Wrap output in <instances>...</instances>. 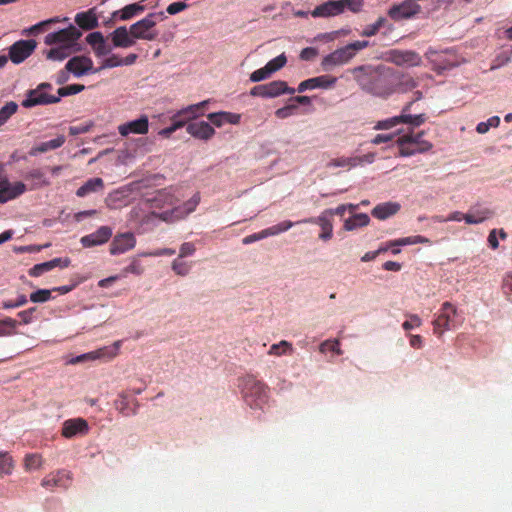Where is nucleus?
Returning a JSON list of instances; mask_svg holds the SVG:
<instances>
[{
    "label": "nucleus",
    "mask_w": 512,
    "mask_h": 512,
    "mask_svg": "<svg viewBox=\"0 0 512 512\" xmlns=\"http://www.w3.org/2000/svg\"><path fill=\"white\" fill-rule=\"evenodd\" d=\"M183 198L184 191L181 187L170 186L158 190L148 201L152 208L158 210L157 218L159 220L166 223H175L194 212L201 200L199 193H194L185 201Z\"/></svg>",
    "instance_id": "f257e3e1"
},
{
    "label": "nucleus",
    "mask_w": 512,
    "mask_h": 512,
    "mask_svg": "<svg viewBox=\"0 0 512 512\" xmlns=\"http://www.w3.org/2000/svg\"><path fill=\"white\" fill-rule=\"evenodd\" d=\"M350 72L360 88L373 96L387 98L395 92V71L388 66L360 65Z\"/></svg>",
    "instance_id": "f03ea898"
},
{
    "label": "nucleus",
    "mask_w": 512,
    "mask_h": 512,
    "mask_svg": "<svg viewBox=\"0 0 512 512\" xmlns=\"http://www.w3.org/2000/svg\"><path fill=\"white\" fill-rule=\"evenodd\" d=\"M81 35V32L73 25L48 33L44 38V43L50 48L44 51L45 57L51 61L65 60L78 50L77 42Z\"/></svg>",
    "instance_id": "7ed1b4c3"
},
{
    "label": "nucleus",
    "mask_w": 512,
    "mask_h": 512,
    "mask_svg": "<svg viewBox=\"0 0 512 512\" xmlns=\"http://www.w3.org/2000/svg\"><path fill=\"white\" fill-rule=\"evenodd\" d=\"M369 46V41L367 40H358L352 43L347 44L339 49H336L326 57L322 59V67L324 69H330L334 66H340L347 64L350 62L356 54L367 48Z\"/></svg>",
    "instance_id": "20e7f679"
},
{
    "label": "nucleus",
    "mask_w": 512,
    "mask_h": 512,
    "mask_svg": "<svg viewBox=\"0 0 512 512\" xmlns=\"http://www.w3.org/2000/svg\"><path fill=\"white\" fill-rule=\"evenodd\" d=\"M424 132H418L416 134L407 133L397 139L399 146V155L402 157H409L416 153H425L432 149L433 145L431 142L424 140L422 137Z\"/></svg>",
    "instance_id": "39448f33"
},
{
    "label": "nucleus",
    "mask_w": 512,
    "mask_h": 512,
    "mask_svg": "<svg viewBox=\"0 0 512 512\" xmlns=\"http://www.w3.org/2000/svg\"><path fill=\"white\" fill-rule=\"evenodd\" d=\"M296 90L289 87L287 82L283 80H273L266 84L258 85L250 90V95L265 99L277 98L282 95H292Z\"/></svg>",
    "instance_id": "423d86ee"
},
{
    "label": "nucleus",
    "mask_w": 512,
    "mask_h": 512,
    "mask_svg": "<svg viewBox=\"0 0 512 512\" xmlns=\"http://www.w3.org/2000/svg\"><path fill=\"white\" fill-rule=\"evenodd\" d=\"M412 104H413V101L407 103L403 107L401 115L378 122L376 128L390 129L400 123L409 124L413 127H418V126L422 125L426 121L427 117L425 114H418V115L408 114V112L411 109Z\"/></svg>",
    "instance_id": "0eeeda50"
},
{
    "label": "nucleus",
    "mask_w": 512,
    "mask_h": 512,
    "mask_svg": "<svg viewBox=\"0 0 512 512\" xmlns=\"http://www.w3.org/2000/svg\"><path fill=\"white\" fill-rule=\"evenodd\" d=\"M47 89H51L49 83H41L35 89L29 90L26 93V98L22 101V106L31 108L37 105H48L59 102V97L45 93Z\"/></svg>",
    "instance_id": "6e6552de"
},
{
    "label": "nucleus",
    "mask_w": 512,
    "mask_h": 512,
    "mask_svg": "<svg viewBox=\"0 0 512 512\" xmlns=\"http://www.w3.org/2000/svg\"><path fill=\"white\" fill-rule=\"evenodd\" d=\"M425 55L432 64V69L437 74H442L444 71L451 70L459 65L456 56L454 54H450L448 50L439 53L436 50L429 48Z\"/></svg>",
    "instance_id": "1a4fd4ad"
},
{
    "label": "nucleus",
    "mask_w": 512,
    "mask_h": 512,
    "mask_svg": "<svg viewBox=\"0 0 512 512\" xmlns=\"http://www.w3.org/2000/svg\"><path fill=\"white\" fill-rule=\"evenodd\" d=\"M457 315V308L450 302H444L441 306L439 314L433 320V331L438 337L451 328V322Z\"/></svg>",
    "instance_id": "9d476101"
},
{
    "label": "nucleus",
    "mask_w": 512,
    "mask_h": 512,
    "mask_svg": "<svg viewBox=\"0 0 512 512\" xmlns=\"http://www.w3.org/2000/svg\"><path fill=\"white\" fill-rule=\"evenodd\" d=\"M386 55V60L397 66L416 67L422 63L421 56L412 50L392 49Z\"/></svg>",
    "instance_id": "9b49d317"
},
{
    "label": "nucleus",
    "mask_w": 512,
    "mask_h": 512,
    "mask_svg": "<svg viewBox=\"0 0 512 512\" xmlns=\"http://www.w3.org/2000/svg\"><path fill=\"white\" fill-rule=\"evenodd\" d=\"M65 70L72 73L75 77H82L98 72V69L94 67L92 59L83 55L74 56L69 59L65 65Z\"/></svg>",
    "instance_id": "f8f14e48"
},
{
    "label": "nucleus",
    "mask_w": 512,
    "mask_h": 512,
    "mask_svg": "<svg viewBox=\"0 0 512 512\" xmlns=\"http://www.w3.org/2000/svg\"><path fill=\"white\" fill-rule=\"evenodd\" d=\"M421 12V6L414 0H404L400 4L393 5L388 15L394 21H401L415 17Z\"/></svg>",
    "instance_id": "ddd939ff"
},
{
    "label": "nucleus",
    "mask_w": 512,
    "mask_h": 512,
    "mask_svg": "<svg viewBox=\"0 0 512 512\" xmlns=\"http://www.w3.org/2000/svg\"><path fill=\"white\" fill-rule=\"evenodd\" d=\"M155 219H158L157 212L148 211L143 203H139L132 207L127 214L128 224L136 227L151 224Z\"/></svg>",
    "instance_id": "4468645a"
},
{
    "label": "nucleus",
    "mask_w": 512,
    "mask_h": 512,
    "mask_svg": "<svg viewBox=\"0 0 512 512\" xmlns=\"http://www.w3.org/2000/svg\"><path fill=\"white\" fill-rule=\"evenodd\" d=\"M27 186L22 181L11 182L7 178L0 179V203H6L24 194Z\"/></svg>",
    "instance_id": "2eb2a0df"
},
{
    "label": "nucleus",
    "mask_w": 512,
    "mask_h": 512,
    "mask_svg": "<svg viewBox=\"0 0 512 512\" xmlns=\"http://www.w3.org/2000/svg\"><path fill=\"white\" fill-rule=\"evenodd\" d=\"M156 22L153 20V14L148 15L146 18L134 23L130 26L132 35L137 41L138 39L153 40L157 36L154 30Z\"/></svg>",
    "instance_id": "dca6fc26"
},
{
    "label": "nucleus",
    "mask_w": 512,
    "mask_h": 512,
    "mask_svg": "<svg viewBox=\"0 0 512 512\" xmlns=\"http://www.w3.org/2000/svg\"><path fill=\"white\" fill-rule=\"evenodd\" d=\"M35 40H21L9 48V58L14 64H20L27 59L35 50Z\"/></svg>",
    "instance_id": "f3484780"
},
{
    "label": "nucleus",
    "mask_w": 512,
    "mask_h": 512,
    "mask_svg": "<svg viewBox=\"0 0 512 512\" xmlns=\"http://www.w3.org/2000/svg\"><path fill=\"white\" fill-rule=\"evenodd\" d=\"M136 246V238L131 232H124L117 234L111 244H110V254L111 255H121L130 250H132Z\"/></svg>",
    "instance_id": "a211bd4d"
},
{
    "label": "nucleus",
    "mask_w": 512,
    "mask_h": 512,
    "mask_svg": "<svg viewBox=\"0 0 512 512\" xmlns=\"http://www.w3.org/2000/svg\"><path fill=\"white\" fill-rule=\"evenodd\" d=\"M89 432V424L83 418H73L64 421L62 425V436L73 438L84 436Z\"/></svg>",
    "instance_id": "6ab92c4d"
},
{
    "label": "nucleus",
    "mask_w": 512,
    "mask_h": 512,
    "mask_svg": "<svg viewBox=\"0 0 512 512\" xmlns=\"http://www.w3.org/2000/svg\"><path fill=\"white\" fill-rule=\"evenodd\" d=\"M138 185L131 183L119 190L113 191L108 194L105 199V204L110 209H119L122 205L127 203V198L131 192L136 190Z\"/></svg>",
    "instance_id": "aec40b11"
},
{
    "label": "nucleus",
    "mask_w": 512,
    "mask_h": 512,
    "mask_svg": "<svg viewBox=\"0 0 512 512\" xmlns=\"http://www.w3.org/2000/svg\"><path fill=\"white\" fill-rule=\"evenodd\" d=\"M112 236V229L108 226H101L95 232L83 236L80 243L85 248L100 246L108 242Z\"/></svg>",
    "instance_id": "412c9836"
},
{
    "label": "nucleus",
    "mask_w": 512,
    "mask_h": 512,
    "mask_svg": "<svg viewBox=\"0 0 512 512\" xmlns=\"http://www.w3.org/2000/svg\"><path fill=\"white\" fill-rule=\"evenodd\" d=\"M149 121L146 116L138 119L123 123L118 126V132L123 137H128L131 134L144 135L148 132Z\"/></svg>",
    "instance_id": "4be33fe9"
},
{
    "label": "nucleus",
    "mask_w": 512,
    "mask_h": 512,
    "mask_svg": "<svg viewBox=\"0 0 512 512\" xmlns=\"http://www.w3.org/2000/svg\"><path fill=\"white\" fill-rule=\"evenodd\" d=\"M86 42L90 45L94 54L98 58H104L112 51L111 46L108 44L101 32H92L88 34L86 36Z\"/></svg>",
    "instance_id": "5701e85b"
},
{
    "label": "nucleus",
    "mask_w": 512,
    "mask_h": 512,
    "mask_svg": "<svg viewBox=\"0 0 512 512\" xmlns=\"http://www.w3.org/2000/svg\"><path fill=\"white\" fill-rule=\"evenodd\" d=\"M186 130L189 135L199 140H209L215 134L212 124L202 120L190 122L187 125Z\"/></svg>",
    "instance_id": "b1692460"
},
{
    "label": "nucleus",
    "mask_w": 512,
    "mask_h": 512,
    "mask_svg": "<svg viewBox=\"0 0 512 512\" xmlns=\"http://www.w3.org/2000/svg\"><path fill=\"white\" fill-rule=\"evenodd\" d=\"M110 39L114 47L128 48L135 45L136 41L132 35L130 27L121 26L116 28L111 34Z\"/></svg>",
    "instance_id": "393cba45"
},
{
    "label": "nucleus",
    "mask_w": 512,
    "mask_h": 512,
    "mask_svg": "<svg viewBox=\"0 0 512 512\" xmlns=\"http://www.w3.org/2000/svg\"><path fill=\"white\" fill-rule=\"evenodd\" d=\"M70 263H71V261L67 257H65V258H54V259H52L50 261L34 265L29 270V274L32 277H40L44 273L49 272V271H51L52 269H54L56 267L66 268V267H68L70 265Z\"/></svg>",
    "instance_id": "a878e982"
},
{
    "label": "nucleus",
    "mask_w": 512,
    "mask_h": 512,
    "mask_svg": "<svg viewBox=\"0 0 512 512\" xmlns=\"http://www.w3.org/2000/svg\"><path fill=\"white\" fill-rule=\"evenodd\" d=\"M207 101H202L197 104L189 105L176 113L178 118L184 122V126L190 122H196L198 118L204 115L203 109L206 106Z\"/></svg>",
    "instance_id": "bb28decb"
},
{
    "label": "nucleus",
    "mask_w": 512,
    "mask_h": 512,
    "mask_svg": "<svg viewBox=\"0 0 512 512\" xmlns=\"http://www.w3.org/2000/svg\"><path fill=\"white\" fill-rule=\"evenodd\" d=\"M207 118L210 120L211 124L217 128H220L225 124L237 125L241 121L240 114L225 111L210 113L207 115Z\"/></svg>",
    "instance_id": "cd10ccee"
},
{
    "label": "nucleus",
    "mask_w": 512,
    "mask_h": 512,
    "mask_svg": "<svg viewBox=\"0 0 512 512\" xmlns=\"http://www.w3.org/2000/svg\"><path fill=\"white\" fill-rule=\"evenodd\" d=\"M71 480V473L64 470H58L56 472L49 473L46 475L41 482V485L45 489H53L55 487H62L65 482Z\"/></svg>",
    "instance_id": "c85d7f7f"
},
{
    "label": "nucleus",
    "mask_w": 512,
    "mask_h": 512,
    "mask_svg": "<svg viewBox=\"0 0 512 512\" xmlns=\"http://www.w3.org/2000/svg\"><path fill=\"white\" fill-rule=\"evenodd\" d=\"M493 211L487 207L480 205L472 206L465 214V222L467 224H479L493 216Z\"/></svg>",
    "instance_id": "c756f323"
},
{
    "label": "nucleus",
    "mask_w": 512,
    "mask_h": 512,
    "mask_svg": "<svg viewBox=\"0 0 512 512\" xmlns=\"http://www.w3.org/2000/svg\"><path fill=\"white\" fill-rule=\"evenodd\" d=\"M400 209L401 205L398 202L389 201L376 205L372 209L371 214L379 220H385L398 213Z\"/></svg>",
    "instance_id": "7c9ffc66"
},
{
    "label": "nucleus",
    "mask_w": 512,
    "mask_h": 512,
    "mask_svg": "<svg viewBox=\"0 0 512 512\" xmlns=\"http://www.w3.org/2000/svg\"><path fill=\"white\" fill-rule=\"evenodd\" d=\"M246 388L251 397L259 400H265L268 397V386L261 381L249 378L246 381Z\"/></svg>",
    "instance_id": "2f4dec72"
},
{
    "label": "nucleus",
    "mask_w": 512,
    "mask_h": 512,
    "mask_svg": "<svg viewBox=\"0 0 512 512\" xmlns=\"http://www.w3.org/2000/svg\"><path fill=\"white\" fill-rule=\"evenodd\" d=\"M103 188L104 182L101 178H91L77 189L76 195L78 197H85L89 194L100 192L103 190Z\"/></svg>",
    "instance_id": "473e14b6"
},
{
    "label": "nucleus",
    "mask_w": 512,
    "mask_h": 512,
    "mask_svg": "<svg viewBox=\"0 0 512 512\" xmlns=\"http://www.w3.org/2000/svg\"><path fill=\"white\" fill-rule=\"evenodd\" d=\"M370 218L365 213L353 214L348 219H345L343 229L345 231H353L357 228L365 227L369 224Z\"/></svg>",
    "instance_id": "72a5a7b5"
},
{
    "label": "nucleus",
    "mask_w": 512,
    "mask_h": 512,
    "mask_svg": "<svg viewBox=\"0 0 512 512\" xmlns=\"http://www.w3.org/2000/svg\"><path fill=\"white\" fill-rule=\"evenodd\" d=\"M417 81L409 74H397L395 72V92H408L416 88Z\"/></svg>",
    "instance_id": "f704fd0d"
},
{
    "label": "nucleus",
    "mask_w": 512,
    "mask_h": 512,
    "mask_svg": "<svg viewBox=\"0 0 512 512\" xmlns=\"http://www.w3.org/2000/svg\"><path fill=\"white\" fill-rule=\"evenodd\" d=\"M45 460L37 453L26 454L23 459V466L27 472L39 471L44 467Z\"/></svg>",
    "instance_id": "c9c22d12"
},
{
    "label": "nucleus",
    "mask_w": 512,
    "mask_h": 512,
    "mask_svg": "<svg viewBox=\"0 0 512 512\" xmlns=\"http://www.w3.org/2000/svg\"><path fill=\"white\" fill-rule=\"evenodd\" d=\"M65 138L64 136H57L56 138L43 142L35 147L32 148L30 154L33 156H36L40 153H45L49 150L56 149L64 144Z\"/></svg>",
    "instance_id": "e433bc0d"
},
{
    "label": "nucleus",
    "mask_w": 512,
    "mask_h": 512,
    "mask_svg": "<svg viewBox=\"0 0 512 512\" xmlns=\"http://www.w3.org/2000/svg\"><path fill=\"white\" fill-rule=\"evenodd\" d=\"M144 11V6L140 3H133L125 6L121 10H118L114 13V16L119 17L120 20H129L132 17L142 13Z\"/></svg>",
    "instance_id": "4c0bfd02"
},
{
    "label": "nucleus",
    "mask_w": 512,
    "mask_h": 512,
    "mask_svg": "<svg viewBox=\"0 0 512 512\" xmlns=\"http://www.w3.org/2000/svg\"><path fill=\"white\" fill-rule=\"evenodd\" d=\"M293 225H294V223L289 220L279 222V223L263 230L262 232H260V236L258 238L263 239V238H266L269 236L279 235L283 232L288 231L290 228L293 227Z\"/></svg>",
    "instance_id": "58836bf2"
},
{
    "label": "nucleus",
    "mask_w": 512,
    "mask_h": 512,
    "mask_svg": "<svg viewBox=\"0 0 512 512\" xmlns=\"http://www.w3.org/2000/svg\"><path fill=\"white\" fill-rule=\"evenodd\" d=\"M27 179L34 181L32 189H40L50 185L49 179L45 176V173L41 169H33L26 175Z\"/></svg>",
    "instance_id": "ea45409f"
},
{
    "label": "nucleus",
    "mask_w": 512,
    "mask_h": 512,
    "mask_svg": "<svg viewBox=\"0 0 512 512\" xmlns=\"http://www.w3.org/2000/svg\"><path fill=\"white\" fill-rule=\"evenodd\" d=\"M76 23L83 29H93L98 25V20L92 11L80 13L75 18Z\"/></svg>",
    "instance_id": "a19ab883"
},
{
    "label": "nucleus",
    "mask_w": 512,
    "mask_h": 512,
    "mask_svg": "<svg viewBox=\"0 0 512 512\" xmlns=\"http://www.w3.org/2000/svg\"><path fill=\"white\" fill-rule=\"evenodd\" d=\"M15 461L6 451H0V476H9L13 473Z\"/></svg>",
    "instance_id": "79ce46f5"
},
{
    "label": "nucleus",
    "mask_w": 512,
    "mask_h": 512,
    "mask_svg": "<svg viewBox=\"0 0 512 512\" xmlns=\"http://www.w3.org/2000/svg\"><path fill=\"white\" fill-rule=\"evenodd\" d=\"M344 11L342 0L322 3V17L336 16Z\"/></svg>",
    "instance_id": "37998d69"
},
{
    "label": "nucleus",
    "mask_w": 512,
    "mask_h": 512,
    "mask_svg": "<svg viewBox=\"0 0 512 512\" xmlns=\"http://www.w3.org/2000/svg\"><path fill=\"white\" fill-rule=\"evenodd\" d=\"M172 271L179 276H187L190 273L191 265L184 258L177 257L171 265Z\"/></svg>",
    "instance_id": "c03bdc74"
},
{
    "label": "nucleus",
    "mask_w": 512,
    "mask_h": 512,
    "mask_svg": "<svg viewBox=\"0 0 512 512\" xmlns=\"http://www.w3.org/2000/svg\"><path fill=\"white\" fill-rule=\"evenodd\" d=\"M428 244L430 243V240L424 236L416 235V236H409L404 238H399L396 240H392L390 242V245H414V244Z\"/></svg>",
    "instance_id": "a18cd8bd"
},
{
    "label": "nucleus",
    "mask_w": 512,
    "mask_h": 512,
    "mask_svg": "<svg viewBox=\"0 0 512 512\" xmlns=\"http://www.w3.org/2000/svg\"><path fill=\"white\" fill-rule=\"evenodd\" d=\"M287 63V56L285 53H281L277 57L268 61L265 66L270 72L271 75L275 74L277 71L282 69Z\"/></svg>",
    "instance_id": "49530a36"
},
{
    "label": "nucleus",
    "mask_w": 512,
    "mask_h": 512,
    "mask_svg": "<svg viewBox=\"0 0 512 512\" xmlns=\"http://www.w3.org/2000/svg\"><path fill=\"white\" fill-rule=\"evenodd\" d=\"M291 352H292V345L289 342L283 340L276 344H273L270 347L268 354L271 356H282V355L289 354Z\"/></svg>",
    "instance_id": "de8ad7c7"
},
{
    "label": "nucleus",
    "mask_w": 512,
    "mask_h": 512,
    "mask_svg": "<svg viewBox=\"0 0 512 512\" xmlns=\"http://www.w3.org/2000/svg\"><path fill=\"white\" fill-rule=\"evenodd\" d=\"M17 327V321L12 318L0 319V337L12 335Z\"/></svg>",
    "instance_id": "09e8293b"
},
{
    "label": "nucleus",
    "mask_w": 512,
    "mask_h": 512,
    "mask_svg": "<svg viewBox=\"0 0 512 512\" xmlns=\"http://www.w3.org/2000/svg\"><path fill=\"white\" fill-rule=\"evenodd\" d=\"M52 292L51 289H39L30 295V300L34 303H44L52 299Z\"/></svg>",
    "instance_id": "8fccbe9b"
},
{
    "label": "nucleus",
    "mask_w": 512,
    "mask_h": 512,
    "mask_svg": "<svg viewBox=\"0 0 512 512\" xmlns=\"http://www.w3.org/2000/svg\"><path fill=\"white\" fill-rule=\"evenodd\" d=\"M15 102H8L0 109V126L3 125L17 111Z\"/></svg>",
    "instance_id": "3c124183"
},
{
    "label": "nucleus",
    "mask_w": 512,
    "mask_h": 512,
    "mask_svg": "<svg viewBox=\"0 0 512 512\" xmlns=\"http://www.w3.org/2000/svg\"><path fill=\"white\" fill-rule=\"evenodd\" d=\"M122 66V58L117 55H111L110 57H106L102 60L101 65L97 68L98 72L103 69L114 68Z\"/></svg>",
    "instance_id": "603ef678"
},
{
    "label": "nucleus",
    "mask_w": 512,
    "mask_h": 512,
    "mask_svg": "<svg viewBox=\"0 0 512 512\" xmlns=\"http://www.w3.org/2000/svg\"><path fill=\"white\" fill-rule=\"evenodd\" d=\"M296 110H297L296 105L288 104V105H285V106L277 109L275 111V116L280 120H284L289 117H292L296 113Z\"/></svg>",
    "instance_id": "864d4df0"
},
{
    "label": "nucleus",
    "mask_w": 512,
    "mask_h": 512,
    "mask_svg": "<svg viewBox=\"0 0 512 512\" xmlns=\"http://www.w3.org/2000/svg\"><path fill=\"white\" fill-rule=\"evenodd\" d=\"M172 120H173V124L170 127L159 131L160 136L168 138L177 129L184 127V122L182 120H180L176 114L173 116Z\"/></svg>",
    "instance_id": "5fc2aeb1"
},
{
    "label": "nucleus",
    "mask_w": 512,
    "mask_h": 512,
    "mask_svg": "<svg viewBox=\"0 0 512 512\" xmlns=\"http://www.w3.org/2000/svg\"><path fill=\"white\" fill-rule=\"evenodd\" d=\"M271 76L272 75L270 74V72L268 71L266 66L264 65L263 67L253 71L250 74L249 78H250L251 82L257 83V82H261V81H264L266 79H269Z\"/></svg>",
    "instance_id": "6e6d98bb"
},
{
    "label": "nucleus",
    "mask_w": 512,
    "mask_h": 512,
    "mask_svg": "<svg viewBox=\"0 0 512 512\" xmlns=\"http://www.w3.org/2000/svg\"><path fill=\"white\" fill-rule=\"evenodd\" d=\"M318 87H320V78L315 77V78H311V79L302 81L299 84V86L297 88V91L299 93H302V92H305L307 90L316 89Z\"/></svg>",
    "instance_id": "4d7b16f0"
},
{
    "label": "nucleus",
    "mask_w": 512,
    "mask_h": 512,
    "mask_svg": "<svg viewBox=\"0 0 512 512\" xmlns=\"http://www.w3.org/2000/svg\"><path fill=\"white\" fill-rule=\"evenodd\" d=\"M98 358H99V354L97 352H90V353H85V354L79 355L77 357L71 358L70 360H68V364L74 365V364L86 362V361H95Z\"/></svg>",
    "instance_id": "13d9d810"
},
{
    "label": "nucleus",
    "mask_w": 512,
    "mask_h": 512,
    "mask_svg": "<svg viewBox=\"0 0 512 512\" xmlns=\"http://www.w3.org/2000/svg\"><path fill=\"white\" fill-rule=\"evenodd\" d=\"M84 90V86L83 85H79V84H74V85H70V86H67V87H62L60 89H58V97L61 98V97H64V96H68V95H73V94H77L81 91Z\"/></svg>",
    "instance_id": "bf43d9fd"
},
{
    "label": "nucleus",
    "mask_w": 512,
    "mask_h": 512,
    "mask_svg": "<svg viewBox=\"0 0 512 512\" xmlns=\"http://www.w3.org/2000/svg\"><path fill=\"white\" fill-rule=\"evenodd\" d=\"M332 224L329 217L322 213V240H328L332 237Z\"/></svg>",
    "instance_id": "052dcab7"
},
{
    "label": "nucleus",
    "mask_w": 512,
    "mask_h": 512,
    "mask_svg": "<svg viewBox=\"0 0 512 512\" xmlns=\"http://www.w3.org/2000/svg\"><path fill=\"white\" fill-rule=\"evenodd\" d=\"M326 351H332L336 355H340L342 352L339 348L338 340H327L322 342V353Z\"/></svg>",
    "instance_id": "680f3d73"
},
{
    "label": "nucleus",
    "mask_w": 512,
    "mask_h": 512,
    "mask_svg": "<svg viewBox=\"0 0 512 512\" xmlns=\"http://www.w3.org/2000/svg\"><path fill=\"white\" fill-rule=\"evenodd\" d=\"M422 324L421 318L416 314L409 315V320L405 321L402 324L404 330L408 331L413 329L414 327H419Z\"/></svg>",
    "instance_id": "e2e57ef3"
},
{
    "label": "nucleus",
    "mask_w": 512,
    "mask_h": 512,
    "mask_svg": "<svg viewBox=\"0 0 512 512\" xmlns=\"http://www.w3.org/2000/svg\"><path fill=\"white\" fill-rule=\"evenodd\" d=\"M382 24H383V19L382 18L378 19L377 22H375L374 24L367 26L361 32V36L370 37V36L375 35L381 28Z\"/></svg>",
    "instance_id": "0e129e2a"
},
{
    "label": "nucleus",
    "mask_w": 512,
    "mask_h": 512,
    "mask_svg": "<svg viewBox=\"0 0 512 512\" xmlns=\"http://www.w3.org/2000/svg\"><path fill=\"white\" fill-rule=\"evenodd\" d=\"M343 8L352 12L360 11L363 6V0H342Z\"/></svg>",
    "instance_id": "69168bd1"
},
{
    "label": "nucleus",
    "mask_w": 512,
    "mask_h": 512,
    "mask_svg": "<svg viewBox=\"0 0 512 512\" xmlns=\"http://www.w3.org/2000/svg\"><path fill=\"white\" fill-rule=\"evenodd\" d=\"M195 252V247L191 243H183L180 247L178 257L185 258L193 255Z\"/></svg>",
    "instance_id": "338daca9"
},
{
    "label": "nucleus",
    "mask_w": 512,
    "mask_h": 512,
    "mask_svg": "<svg viewBox=\"0 0 512 512\" xmlns=\"http://www.w3.org/2000/svg\"><path fill=\"white\" fill-rule=\"evenodd\" d=\"M120 347H121V342L120 341H116L111 346L106 347L104 349V354L106 356H108L109 358H114V357H116L118 355Z\"/></svg>",
    "instance_id": "774afa93"
}]
</instances>
